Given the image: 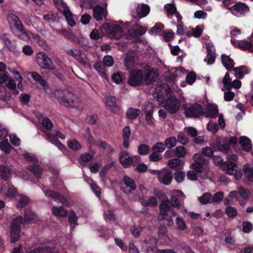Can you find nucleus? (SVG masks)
Listing matches in <instances>:
<instances>
[{"label":"nucleus","mask_w":253,"mask_h":253,"mask_svg":"<svg viewBox=\"0 0 253 253\" xmlns=\"http://www.w3.org/2000/svg\"><path fill=\"white\" fill-rule=\"evenodd\" d=\"M225 213L229 217L233 218L237 215V211L235 208L229 206L225 209Z\"/></svg>","instance_id":"obj_54"},{"label":"nucleus","mask_w":253,"mask_h":253,"mask_svg":"<svg viewBox=\"0 0 253 253\" xmlns=\"http://www.w3.org/2000/svg\"><path fill=\"white\" fill-rule=\"evenodd\" d=\"M181 163V161L180 159L178 158H175L170 160L168 162V165L170 168L174 169L180 166Z\"/></svg>","instance_id":"obj_61"},{"label":"nucleus","mask_w":253,"mask_h":253,"mask_svg":"<svg viewBox=\"0 0 253 253\" xmlns=\"http://www.w3.org/2000/svg\"><path fill=\"white\" fill-rule=\"evenodd\" d=\"M232 82L229 73H226L222 80L223 84L222 88H231Z\"/></svg>","instance_id":"obj_57"},{"label":"nucleus","mask_w":253,"mask_h":253,"mask_svg":"<svg viewBox=\"0 0 253 253\" xmlns=\"http://www.w3.org/2000/svg\"><path fill=\"white\" fill-rule=\"evenodd\" d=\"M180 105V102L174 96H170L164 103L165 109L170 114L176 113L179 109Z\"/></svg>","instance_id":"obj_9"},{"label":"nucleus","mask_w":253,"mask_h":253,"mask_svg":"<svg viewBox=\"0 0 253 253\" xmlns=\"http://www.w3.org/2000/svg\"><path fill=\"white\" fill-rule=\"evenodd\" d=\"M237 192L236 191H231L224 201V204L228 205L233 203L234 201L237 200Z\"/></svg>","instance_id":"obj_42"},{"label":"nucleus","mask_w":253,"mask_h":253,"mask_svg":"<svg viewBox=\"0 0 253 253\" xmlns=\"http://www.w3.org/2000/svg\"><path fill=\"white\" fill-rule=\"evenodd\" d=\"M11 94L5 88L0 87V100L8 104L11 99Z\"/></svg>","instance_id":"obj_40"},{"label":"nucleus","mask_w":253,"mask_h":253,"mask_svg":"<svg viewBox=\"0 0 253 253\" xmlns=\"http://www.w3.org/2000/svg\"><path fill=\"white\" fill-rule=\"evenodd\" d=\"M221 61L225 67V68L227 70H231L234 66V62L233 59H232L229 56L223 54L221 55Z\"/></svg>","instance_id":"obj_30"},{"label":"nucleus","mask_w":253,"mask_h":253,"mask_svg":"<svg viewBox=\"0 0 253 253\" xmlns=\"http://www.w3.org/2000/svg\"><path fill=\"white\" fill-rule=\"evenodd\" d=\"M0 176L5 180H8L11 176L10 169L4 166H0Z\"/></svg>","instance_id":"obj_43"},{"label":"nucleus","mask_w":253,"mask_h":253,"mask_svg":"<svg viewBox=\"0 0 253 253\" xmlns=\"http://www.w3.org/2000/svg\"><path fill=\"white\" fill-rule=\"evenodd\" d=\"M36 61L42 69L54 70L52 60L43 52H39L36 55Z\"/></svg>","instance_id":"obj_8"},{"label":"nucleus","mask_w":253,"mask_h":253,"mask_svg":"<svg viewBox=\"0 0 253 253\" xmlns=\"http://www.w3.org/2000/svg\"><path fill=\"white\" fill-rule=\"evenodd\" d=\"M125 65L128 70L130 71L138 63L137 53L134 51H129L124 60Z\"/></svg>","instance_id":"obj_18"},{"label":"nucleus","mask_w":253,"mask_h":253,"mask_svg":"<svg viewBox=\"0 0 253 253\" xmlns=\"http://www.w3.org/2000/svg\"><path fill=\"white\" fill-rule=\"evenodd\" d=\"M243 231L244 233H248L253 230V225L251 222L244 221L242 223Z\"/></svg>","instance_id":"obj_60"},{"label":"nucleus","mask_w":253,"mask_h":253,"mask_svg":"<svg viewBox=\"0 0 253 253\" xmlns=\"http://www.w3.org/2000/svg\"><path fill=\"white\" fill-rule=\"evenodd\" d=\"M139 191L141 195H134L132 196L131 199L134 201H142L144 199V196L147 192V189L143 185H139Z\"/></svg>","instance_id":"obj_39"},{"label":"nucleus","mask_w":253,"mask_h":253,"mask_svg":"<svg viewBox=\"0 0 253 253\" xmlns=\"http://www.w3.org/2000/svg\"><path fill=\"white\" fill-rule=\"evenodd\" d=\"M171 203L169 200H163L159 207L160 215L163 219L168 221L167 225L169 226H172L174 224L171 217L169 215V212L172 216L176 215L175 211L171 208Z\"/></svg>","instance_id":"obj_5"},{"label":"nucleus","mask_w":253,"mask_h":253,"mask_svg":"<svg viewBox=\"0 0 253 253\" xmlns=\"http://www.w3.org/2000/svg\"><path fill=\"white\" fill-rule=\"evenodd\" d=\"M140 111L139 109L130 108L126 112V116L128 118L133 120L136 119L140 114Z\"/></svg>","instance_id":"obj_45"},{"label":"nucleus","mask_w":253,"mask_h":253,"mask_svg":"<svg viewBox=\"0 0 253 253\" xmlns=\"http://www.w3.org/2000/svg\"><path fill=\"white\" fill-rule=\"evenodd\" d=\"M185 114L186 117L198 118L204 114V111L200 105L194 104L185 108Z\"/></svg>","instance_id":"obj_16"},{"label":"nucleus","mask_w":253,"mask_h":253,"mask_svg":"<svg viewBox=\"0 0 253 253\" xmlns=\"http://www.w3.org/2000/svg\"><path fill=\"white\" fill-rule=\"evenodd\" d=\"M172 178V172L168 169H164L160 170L158 178L161 183L165 185H169L171 182Z\"/></svg>","instance_id":"obj_22"},{"label":"nucleus","mask_w":253,"mask_h":253,"mask_svg":"<svg viewBox=\"0 0 253 253\" xmlns=\"http://www.w3.org/2000/svg\"><path fill=\"white\" fill-rule=\"evenodd\" d=\"M22 220V216H18L12 220L10 226V239L11 243H15L20 239V224Z\"/></svg>","instance_id":"obj_7"},{"label":"nucleus","mask_w":253,"mask_h":253,"mask_svg":"<svg viewBox=\"0 0 253 253\" xmlns=\"http://www.w3.org/2000/svg\"><path fill=\"white\" fill-rule=\"evenodd\" d=\"M198 199L200 202L203 204L212 203V196L208 193L204 194L202 196L199 197Z\"/></svg>","instance_id":"obj_48"},{"label":"nucleus","mask_w":253,"mask_h":253,"mask_svg":"<svg viewBox=\"0 0 253 253\" xmlns=\"http://www.w3.org/2000/svg\"><path fill=\"white\" fill-rule=\"evenodd\" d=\"M28 169L33 173L37 178H39L43 172L42 168L37 165H30L28 166Z\"/></svg>","instance_id":"obj_34"},{"label":"nucleus","mask_w":253,"mask_h":253,"mask_svg":"<svg viewBox=\"0 0 253 253\" xmlns=\"http://www.w3.org/2000/svg\"><path fill=\"white\" fill-rule=\"evenodd\" d=\"M54 97L58 103L66 108H81L82 102L76 95L67 89H57Z\"/></svg>","instance_id":"obj_2"},{"label":"nucleus","mask_w":253,"mask_h":253,"mask_svg":"<svg viewBox=\"0 0 253 253\" xmlns=\"http://www.w3.org/2000/svg\"><path fill=\"white\" fill-rule=\"evenodd\" d=\"M213 162L215 165H221L222 170L229 175H234L236 179L239 180L242 177L241 171L237 169V166L234 162L223 163V160L218 156L213 157Z\"/></svg>","instance_id":"obj_4"},{"label":"nucleus","mask_w":253,"mask_h":253,"mask_svg":"<svg viewBox=\"0 0 253 253\" xmlns=\"http://www.w3.org/2000/svg\"><path fill=\"white\" fill-rule=\"evenodd\" d=\"M42 126L44 133L48 134L45 132V130H50L53 126V124L48 118H44L42 121Z\"/></svg>","instance_id":"obj_49"},{"label":"nucleus","mask_w":253,"mask_h":253,"mask_svg":"<svg viewBox=\"0 0 253 253\" xmlns=\"http://www.w3.org/2000/svg\"><path fill=\"white\" fill-rule=\"evenodd\" d=\"M52 214L58 217H64L67 215L68 211L61 207H52L51 209Z\"/></svg>","instance_id":"obj_33"},{"label":"nucleus","mask_w":253,"mask_h":253,"mask_svg":"<svg viewBox=\"0 0 253 253\" xmlns=\"http://www.w3.org/2000/svg\"><path fill=\"white\" fill-rule=\"evenodd\" d=\"M207 128L208 130L212 133H215L218 130V126L217 124L211 121L207 124Z\"/></svg>","instance_id":"obj_58"},{"label":"nucleus","mask_w":253,"mask_h":253,"mask_svg":"<svg viewBox=\"0 0 253 253\" xmlns=\"http://www.w3.org/2000/svg\"><path fill=\"white\" fill-rule=\"evenodd\" d=\"M108 34L111 38L119 39L124 35L122 28L119 25L111 23L109 25L107 29Z\"/></svg>","instance_id":"obj_19"},{"label":"nucleus","mask_w":253,"mask_h":253,"mask_svg":"<svg viewBox=\"0 0 253 253\" xmlns=\"http://www.w3.org/2000/svg\"><path fill=\"white\" fill-rule=\"evenodd\" d=\"M150 7L145 4H138L132 12V16L136 20L146 17L150 12Z\"/></svg>","instance_id":"obj_13"},{"label":"nucleus","mask_w":253,"mask_h":253,"mask_svg":"<svg viewBox=\"0 0 253 253\" xmlns=\"http://www.w3.org/2000/svg\"><path fill=\"white\" fill-rule=\"evenodd\" d=\"M54 3L57 8L60 10L66 18L68 24L71 27L76 25L73 15L69 10L68 6L62 0H53Z\"/></svg>","instance_id":"obj_6"},{"label":"nucleus","mask_w":253,"mask_h":253,"mask_svg":"<svg viewBox=\"0 0 253 253\" xmlns=\"http://www.w3.org/2000/svg\"><path fill=\"white\" fill-rule=\"evenodd\" d=\"M106 105L113 113H117L119 108L117 106L116 99L114 96H109L106 98Z\"/></svg>","instance_id":"obj_29"},{"label":"nucleus","mask_w":253,"mask_h":253,"mask_svg":"<svg viewBox=\"0 0 253 253\" xmlns=\"http://www.w3.org/2000/svg\"><path fill=\"white\" fill-rule=\"evenodd\" d=\"M93 17L97 20H102L106 16V10L100 6H95L93 8Z\"/></svg>","instance_id":"obj_27"},{"label":"nucleus","mask_w":253,"mask_h":253,"mask_svg":"<svg viewBox=\"0 0 253 253\" xmlns=\"http://www.w3.org/2000/svg\"><path fill=\"white\" fill-rule=\"evenodd\" d=\"M19 199L18 200L17 207L18 208H22L25 207L29 203V199L28 197L22 195H18Z\"/></svg>","instance_id":"obj_44"},{"label":"nucleus","mask_w":253,"mask_h":253,"mask_svg":"<svg viewBox=\"0 0 253 253\" xmlns=\"http://www.w3.org/2000/svg\"><path fill=\"white\" fill-rule=\"evenodd\" d=\"M240 143L243 149L246 151H249L252 148V144L250 139L246 136H242L240 139Z\"/></svg>","instance_id":"obj_35"},{"label":"nucleus","mask_w":253,"mask_h":253,"mask_svg":"<svg viewBox=\"0 0 253 253\" xmlns=\"http://www.w3.org/2000/svg\"><path fill=\"white\" fill-rule=\"evenodd\" d=\"M34 80L39 83V84L44 88L48 86L45 80H43L42 77L37 72H31L29 73Z\"/></svg>","instance_id":"obj_32"},{"label":"nucleus","mask_w":253,"mask_h":253,"mask_svg":"<svg viewBox=\"0 0 253 253\" xmlns=\"http://www.w3.org/2000/svg\"><path fill=\"white\" fill-rule=\"evenodd\" d=\"M138 151L140 155H144L149 152L150 148L147 145L141 144L138 147Z\"/></svg>","instance_id":"obj_64"},{"label":"nucleus","mask_w":253,"mask_h":253,"mask_svg":"<svg viewBox=\"0 0 253 253\" xmlns=\"http://www.w3.org/2000/svg\"><path fill=\"white\" fill-rule=\"evenodd\" d=\"M131 134L130 129L128 126H125L123 131V146L127 148L129 146V139Z\"/></svg>","instance_id":"obj_31"},{"label":"nucleus","mask_w":253,"mask_h":253,"mask_svg":"<svg viewBox=\"0 0 253 253\" xmlns=\"http://www.w3.org/2000/svg\"><path fill=\"white\" fill-rule=\"evenodd\" d=\"M237 194L239 193L240 195L244 199H248L251 195L250 191L241 185L236 187Z\"/></svg>","instance_id":"obj_41"},{"label":"nucleus","mask_w":253,"mask_h":253,"mask_svg":"<svg viewBox=\"0 0 253 253\" xmlns=\"http://www.w3.org/2000/svg\"><path fill=\"white\" fill-rule=\"evenodd\" d=\"M42 189L46 197H51L55 200H58L63 205L66 206L69 205V202L68 200L59 193L50 190H44L43 188Z\"/></svg>","instance_id":"obj_21"},{"label":"nucleus","mask_w":253,"mask_h":253,"mask_svg":"<svg viewBox=\"0 0 253 253\" xmlns=\"http://www.w3.org/2000/svg\"><path fill=\"white\" fill-rule=\"evenodd\" d=\"M24 217L25 220L30 223L35 222L38 219L37 215L29 209H26L25 210Z\"/></svg>","instance_id":"obj_37"},{"label":"nucleus","mask_w":253,"mask_h":253,"mask_svg":"<svg viewBox=\"0 0 253 253\" xmlns=\"http://www.w3.org/2000/svg\"><path fill=\"white\" fill-rule=\"evenodd\" d=\"M94 67L101 76L106 77L105 68L104 65L101 63L97 62L94 65Z\"/></svg>","instance_id":"obj_55"},{"label":"nucleus","mask_w":253,"mask_h":253,"mask_svg":"<svg viewBox=\"0 0 253 253\" xmlns=\"http://www.w3.org/2000/svg\"><path fill=\"white\" fill-rule=\"evenodd\" d=\"M224 92V99L225 101H231L235 97V93L231 91V88H222Z\"/></svg>","instance_id":"obj_38"},{"label":"nucleus","mask_w":253,"mask_h":253,"mask_svg":"<svg viewBox=\"0 0 253 253\" xmlns=\"http://www.w3.org/2000/svg\"><path fill=\"white\" fill-rule=\"evenodd\" d=\"M249 11V6L243 2H237L232 6L230 12L233 15L239 17Z\"/></svg>","instance_id":"obj_15"},{"label":"nucleus","mask_w":253,"mask_h":253,"mask_svg":"<svg viewBox=\"0 0 253 253\" xmlns=\"http://www.w3.org/2000/svg\"><path fill=\"white\" fill-rule=\"evenodd\" d=\"M56 136L62 139H65V136L59 131L57 130L55 134H46L45 139L48 140L50 142L55 145L59 148V150L63 151L65 149V147L60 141L56 139Z\"/></svg>","instance_id":"obj_14"},{"label":"nucleus","mask_w":253,"mask_h":253,"mask_svg":"<svg viewBox=\"0 0 253 253\" xmlns=\"http://www.w3.org/2000/svg\"><path fill=\"white\" fill-rule=\"evenodd\" d=\"M241 30L239 29H237L236 28H234L233 30L231 31V42L232 43L233 45H234L238 47V43L240 41H236L234 38V37H237L241 34Z\"/></svg>","instance_id":"obj_50"},{"label":"nucleus","mask_w":253,"mask_h":253,"mask_svg":"<svg viewBox=\"0 0 253 253\" xmlns=\"http://www.w3.org/2000/svg\"><path fill=\"white\" fill-rule=\"evenodd\" d=\"M156 76V73L152 70H136L130 71L128 79V84L132 86L149 84Z\"/></svg>","instance_id":"obj_1"},{"label":"nucleus","mask_w":253,"mask_h":253,"mask_svg":"<svg viewBox=\"0 0 253 253\" xmlns=\"http://www.w3.org/2000/svg\"><path fill=\"white\" fill-rule=\"evenodd\" d=\"M218 114L217 106L216 105L209 104L203 114L207 118H214L218 116Z\"/></svg>","instance_id":"obj_26"},{"label":"nucleus","mask_w":253,"mask_h":253,"mask_svg":"<svg viewBox=\"0 0 253 253\" xmlns=\"http://www.w3.org/2000/svg\"><path fill=\"white\" fill-rule=\"evenodd\" d=\"M141 205L143 206H153L155 207L157 205V199L154 196L150 197L148 200H145L143 199L141 201Z\"/></svg>","instance_id":"obj_46"},{"label":"nucleus","mask_w":253,"mask_h":253,"mask_svg":"<svg viewBox=\"0 0 253 253\" xmlns=\"http://www.w3.org/2000/svg\"><path fill=\"white\" fill-rule=\"evenodd\" d=\"M68 145L69 148L74 150H78L81 148L80 144L76 139L69 140L68 142Z\"/></svg>","instance_id":"obj_59"},{"label":"nucleus","mask_w":253,"mask_h":253,"mask_svg":"<svg viewBox=\"0 0 253 253\" xmlns=\"http://www.w3.org/2000/svg\"><path fill=\"white\" fill-rule=\"evenodd\" d=\"M32 38L40 46L44 47L46 46L45 41L39 35L36 34H32Z\"/></svg>","instance_id":"obj_51"},{"label":"nucleus","mask_w":253,"mask_h":253,"mask_svg":"<svg viewBox=\"0 0 253 253\" xmlns=\"http://www.w3.org/2000/svg\"><path fill=\"white\" fill-rule=\"evenodd\" d=\"M123 184L122 189L124 193L129 194L132 193L136 189V184L133 179L127 176H124L123 180Z\"/></svg>","instance_id":"obj_17"},{"label":"nucleus","mask_w":253,"mask_h":253,"mask_svg":"<svg viewBox=\"0 0 253 253\" xmlns=\"http://www.w3.org/2000/svg\"><path fill=\"white\" fill-rule=\"evenodd\" d=\"M12 148L7 139L0 143V149L6 153H9Z\"/></svg>","instance_id":"obj_47"},{"label":"nucleus","mask_w":253,"mask_h":253,"mask_svg":"<svg viewBox=\"0 0 253 253\" xmlns=\"http://www.w3.org/2000/svg\"><path fill=\"white\" fill-rule=\"evenodd\" d=\"M185 198L184 193L180 190H173L171 193L170 202L171 206L174 208L178 209L182 206L183 203L182 201Z\"/></svg>","instance_id":"obj_12"},{"label":"nucleus","mask_w":253,"mask_h":253,"mask_svg":"<svg viewBox=\"0 0 253 253\" xmlns=\"http://www.w3.org/2000/svg\"><path fill=\"white\" fill-rule=\"evenodd\" d=\"M164 8L167 12L169 18L171 19V22L175 24L176 22H180L182 20V16L177 11L175 5L173 3H169L165 5Z\"/></svg>","instance_id":"obj_10"},{"label":"nucleus","mask_w":253,"mask_h":253,"mask_svg":"<svg viewBox=\"0 0 253 253\" xmlns=\"http://www.w3.org/2000/svg\"><path fill=\"white\" fill-rule=\"evenodd\" d=\"M233 71L235 72L236 77L239 79L242 78L245 75L249 73L247 67L244 66L235 68Z\"/></svg>","instance_id":"obj_36"},{"label":"nucleus","mask_w":253,"mask_h":253,"mask_svg":"<svg viewBox=\"0 0 253 253\" xmlns=\"http://www.w3.org/2000/svg\"><path fill=\"white\" fill-rule=\"evenodd\" d=\"M28 253H58V250L53 246H44L36 248Z\"/></svg>","instance_id":"obj_24"},{"label":"nucleus","mask_w":253,"mask_h":253,"mask_svg":"<svg viewBox=\"0 0 253 253\" xmlns=\"http://www.w3.org/2000/svg\"><path fill=\"white\" fill-rule=\"evenodd\" d=\"M139 157L133 156L130 157L126 152H122L120 155V161L124 168L129 167L131 165H136L139 162Z\"/></svg>","instance_id":"obj_11"},{"label":"nucleus","mask_w":253,"mask_h":253,"mask_svg":"<svg viewBox=\"0 0 253 253\" xmlns=\"http://www.w3.org/2000/svg\"><path fill=\"white\" fill-rule=\"evenodd\" d=\"M243 171L244 180L248 182L253 181V167L246 164L244 166Z\"/></svg>","instance_id":"obj_28"},{"label":"nucleus","mask_w":253,"mask_h":253,"mask_svg":"<svg viewBox=\"0 0 253 253\" xmlns=\"http://www.w3.org/2000/svg\"><path fill=\"white\" fill-rule=\"evenodd\" d=\"M195 163L191 168L199 173L203 178H208L211 173L209 161L201 153H196L193 157Z\"/></svg>","instance_id":"obj_3"},{"label":"nucleus","mask_w":253,"mask_h":253,"mask_svg":"<svg viewBox=\"0 0 253 253\" xmlns=\"http://www.w3.org/2000/svg\"><path fill=\"white\" fill-rule=\"evenodd\" d=\"M7 20L11 30L21 31L22 30V24L19 18L13 13H9L7 16Z\"/></svg>","instance_id":"obj_20"},{"label":"nucleus","mask_w":253,"mask_h":253,"mask_svg":"<svg viewBox=\"0 0 253 253\" xmlns=\"http://www.w3.org/2000/svg\"><path fill=\"white\" fill-rule=\"evenodd\" d=\"M1 40L5 46L10 51L14 52L16 50L17 44L16 41L11 38L10 35L3 34L1 37Z\"/></svg>","instance_id":"obj_23"},{"label":"nucleus","mask_w":253,"mask_h":253,"mask_svg":"<svg viewBox=\"0 0 253 253\" xmlns=\"http://www.w3.org/2000/svg\"><path fill=\"white\" fill-rule=\"evenodd\" d=\"M215 146L220 151L227 153L230 147L228 143V140L226 138H218L216 140Z\"/></svg>","instance_id":"obj_25"},{"label":"nucleus","mask_w":253,"mask_h":253,"mask_svg":"<svg viewBox=\"0 0 253 253\" xmlns=\"http://www.w3.org/2000/svg\"><path fill=\"white\" fill-rule=\"evenodd\" d=\"M177 143V139L175 137H170L167 138L165 141V145L168 148L174 147Z\"/></svg>","instance_id":"obj_52"},{"label":"nucleus","mask_w":253,"mask_h":253,"mask_svg":"<svg viewBox=\"0 0 253 253\" xmlns=\"http://www.w3.org/2000/svg\"><path fill=\"white\" fill-rule=\"evenodd\" d=\"M67 53L74 57L75 59L79 60L82 54V51L76 48L70 49L67 51Z\"/></svg>","instance_id":"obj_53"},{"label":"nucleus","mask_w":253,"mask_h":253,"mask_svg":"<svg viewBox=\"0 0 253 253\" xmlns=\"http://www.w3.org/2000/svg\"><path fill=\"white\" fill-rule=\"evenodd\" d=\"M165 149V145L163 143L158 142L155 144L152 147V150L155 153H160L163 152Z\"/></svg>","instance_id":"obj_63"},{"label":"nucleus","mask_w":253,"mask_h":253,"mask_svg":"<svg viewBox=\"0 0 253 253\" xmlns=\"http://www.w3.org/2000/svg\"><path fill=\"white\" fill-rule=\"evenodd\" d=\"M7 82L6 86L8 88L13 91L14 94H17L19 93V91L16 90V84L15 81L13 79L9 78Z\"/></svg>","instance_id":"obj_56"},{"label":"nucleus","mask_w":253,"mask_h":253,"mask_svg":"<svg viewBox=\"0 0 253 253\" xmlns=\"http://www.w3.org/2000/svg\"><path fill=\"white\" fill-rule=\"evenodd\" d=\"M4 192L6 196L13 197L16 195L17 191L13 185H8L7 189Z\"/></svg>","instance_id":"obj_62"}]
</instances>
